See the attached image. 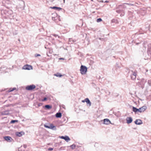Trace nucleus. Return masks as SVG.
Here are the masks:
<instances>
[{
	"mask_svg": "<svg viewBox=\"0 0 151 151\" xmlns=\"http://www.w3.org/2000/svg\"><path fill=\"white\" fill-rule=\"evenodd\" d=\"M137 71L136 70L134 71L130 70L128 72V75H129L131 78L132 80H135L136 78Z\"/></svg>",
	"mask_w": 151,
	"mask_h": 151,
	"instance_id": "f257e3e1",
	"label": "nucleus"
},
{
	"mask_svg": "<svg viewBox=\"0 0 151 151\" xmlns=\"http://www.w3.org/2000/svg\"><path fill=\"white\" fill-rule=\"evenodd\" d=\"M87 69L86 66L81 65L80 70L81 73L82 75L85 74L87 72Z\"/></svg>",
	"mask_w": 151,
	"mask_h": 151,
	"instance_id": "f03ea898",
	"label": "nucleus"
},
{
	"mask_svg": "<svg viewBox=\"0 0 151 151\" xmlns=\"http://www.w3.org/2000/svg\"><path fill=\"white\" fill-rule=\"evenodd\" d=\"M35 86L34 85L32 84L27 86L25 89L27 90L31 91L35 88Z\"/></svg>",
	"mask_w": 151,
	"mask_h": 151,
	"instance_id": "7ed1b4c3",
	"label": "nucleus"
},
{
	"mask_svg": "<svg viewBox=\"0 0 151 151\" xmlns=\"http://www.w3.org/2000/svg\"><path fill=\"white\" fill-rule=\"evenodd\" d=\"M22 68L25 70H30L32 69V67L31 65H26L24 66Z\"/></svg>",
	"mask_w": 151,
	"mask_h": 151,
	"instance_id": "20e7f679",
	"label": "nucleus"
},
{
	"mask_svg": "<svg viewBox=\"0 0 151 151\" xmlns=\"http://www.w3.org/2000/svg\"><path fill=\"white\" fill-rule=\"evenodd\" d=\"M82 102H86L87 104H88L89 106H91V103L89 99L88 98L85 99L84 100H82Z\"/></svg>",
	"mask_w": 151,
	"mask_h": 151,
	"instance_id": "39448f33",
	"label": "nucleus"
},
{
	"mask_svg": "<svg viewBox=\"0 0 151 151\" xmlns=\"http://www.w3.org/2000/svg\"><path fill=\"white\" fill-rule=\"evenodd\" d=\"M147 107L145 106H143L140 108V112L141 113L147 109Z\"/></svg>",
	"mask_w": 151,
	"mask_h": 151,
	"instance_id": "423d86ee",
	"label": "nucleus"
},
{
	"mask_svg": "<svg viewBox=\"0 0 151 151\" xmlns=\"http://www.w3.org/2000/svg\"><path fill=\"white\" fill-rule=\"evenodd\" d=\"M127 123L128 124L131 123L132 121V119L131 117H128L126 119Z\"/></svg>",
	"mask_w": 151,
	"mask_h": 151,
	"instance_id": "0eeeda50",
	"label": "nucleus"
},
{
	"mask_svg": "<svg viewBox=\"0 0 151 151\" xmlns=\"http://www.w3.org/2000/svg\"><path fill=\"white\" fill-rule=\"evenodd\" d=\"M137 125H140L142 124V121L140 119H136L134 122Z\"/></svg>",
	"mask_w": 151,
	"mask_h": 151,
	"instance_id": "6e6552de",
	"label": "nucleus"
},
{
	"mask_svg": "<svg viewBox=\"0 0 151 151\" xmlns=\"http://www.w3.org/2000/svg\"><path fill=\"white\" fill-rule=\"evenodd\" d=\"M76 147V145L74 144H73L70 146H68L67 147V149L68 150H70L74 149Z\"/></svg>",
	"mask_w": 151,
	"mask_h": 151,
	"instance_id": "1a4fd4ad",
	"label": "nucleus"
},
{
	"mask_svg": "<svg viewBox=\"0 0 151 151\" xmlns=\"http://www.w3.org/2000/svg\"><path fill=\"white\" fill-rule=\"evenodd\" d=\"M104 123L105 124H108L110 123V121L108 119H105L104 120Z\"/></svg>",
	"mask_w": 151,
	"mask_h": 151,
	"instance_id": "9d476101",
	"label": "nucleus"
},
{
	"mask_svg": "<svg viewBox=\"0 0 151 151\" xmlns=\"http://www.w3.org/2000/svg\"><path fill=\"white\" fill-rule=\"evenodd\" d=\"M4 138L8 142H10L11 141V139H12V138L9 136H6L4 137Z\"/></svg>",
	"mask_w": 151,
	"mask_h": 151,
	"instance_id": "9b49d317",
	"label": "nucleus"
},
{
	"mask_svg": "<svg viewBox=\"0 0 151 151\" xmlns=\"http://www.w3.org/2000/svg\"><path fill=\"white\" fill-rule=\"evenodd\" d=\"M49 129H53V130H56V128L55 126L53 125L52 124H51L49 125Z\"/></svg>",
	"mask_w": 151,
	"mask_h": 151,
	"instance_id": "f8f14e48",
	"label": "nucleus"
},
{
	"mask_svg": "<svg viewBox=\"0 0 151 151\" xmlns=\"http://www.w3.org/2000/svg\"><path fill=\"white\" fill-rule=\"evenodd\" d=\"M132 110L133 111L135 112H140L139 108V109H137L134 107H133Z\"/></svg>",
	"mask_w": 151,
	"mask_h": 151,
	"instance_id": "ddd939ff",
	"label": "nucleus"
},
{
	"mask_svg": "<svg viewBox=\"0 0 151 151\" xmlns=\"http://www.w3.org/2000/svg\"><path fill=\"white\" fill-rule=\"evenodd\" d=\"M15 90H16V88L15 87H14L13 88H10L9 90H7L6 91L8 92H9L11 91H12Z\"/></svg>",
	"mask_w": 151,
	"mask_h": 151,
	"instance_id": "4468645a",
	"label": "nucleus"
},
{
	"mask_svg": "<svg viewBox=\"0 0 151 151\" xmlns=\"http://www.w3.org/2000/svg\"><path fill=\"white\" fill-rule=\"evenodd\" d=\"M22 133H24V132H17L16 133V134L17 136H19V137H21L22 135Z\"/></svg>",
	"mask_w": 151,
	"mask_h": 151,
	"instance_id": "2eb2a0df",
	"label": "nucleus"
},
{
	"mask_svg": "<svg viewBox=\"0 0 151 151\" xmlns=\"http://www.w3.org/2000/svg\"><path fill=\"white\" fill-rule=\"evenodd\" d=\"M62 116V114L60 112H58L55 114V116L57 118H60Z\"/></svg>",
	"mask_w": 151,
	"mask_h": 151,
	"instance_id": "dca6fc26",
	"label": "nucleus"
},
{
	"mask_svg": "<svg viewBox=\"0 0 151 151\" xmlns=\"http://www.w3.org/2000/svg\"><path fill=\"white\" fill-rule=\"evenodd\" d=\"M51 8L52 9L58 10H60L61 9V8H60V7H57L56 6H53L52 7H51Z\"/></svg>",
	"mask_w": 151,
	"mask_h": 151,
	"instance_id": "f3484780",
	"label": "nucleus"
},
{
	"mask_svg": "<svg viewBox=\"0 0 151 151\" xmlns=\"http://www.w3.org/2000/svg\"><path fill=\"white\" fill-rule=\"evenodd\" d=\"M45 107L47 109H49L52 108V106L49 105H46L45 106Z\"/></svg>",
	"mask_w": 151,
	"mask_h": 151,
	"instance_id": "a211bd4d",
	"label": "nucleus"
},
{
	"mask_svg": "<svg viewBox=\"0 0 151 151\" xmlns=\"http://www.w3.org/2000/svg\"><path fill=\"white\" fill-rule=\"evenodd\" d=\"M54 75L58 77H61L63 76L62 75H61L60 73H57L55 74Z\"/></svg>",
	"mask_w": 151,
	"mask_h": 151,
	"instance_id": "6ab92c4d",
	"label": "nucleus"
},
{
	"mask_svg": "<svg viewBox=\"0 0 151 151\" xmlns=\"http://www.w3.org/2000/svg\"><path fill=\"white\" fill-rule=\"evenodd\" d=\"M59 137L60 138L63 139L64 140H65V141H66V136H60Z\"/></svg>",
	"mask_w": 151,
	"mask_h": 151,
	"instance_id": "aec40b11",
	"label": "nucleus"
},
{
	"mask_svg": "<svg viewBox=\"0 0 151 151\" xmlns=\"http://www.w3.org/2000/svg\"><path fill=\"white\" fill-rule=\"evenodd\" d=\"M122 11V9H118L116 10V12L118 13H120Z\"/></svg>",
	"mask_w": 151,
	"mask_h": 151,
	"instance_id": "412c9836",
	"label": "nucleus"
},
{
	"mask_svg": "<svg viewBox=\"0 0 151 151\" xmlns=\"http://www.w3.org/2000/svg\"><path fill=\"white\" fill-rule=\"evenodd\" d=\"M18 122V120H12L11 121L10 123H14L15 122Z\"/></svg>",
	"mask_w": 151,
	"mask_h": 151,
	"instance_id": "4be33fe9",
	"label": "nucleus"
},
{
	"mask_svg": "<svg viewBox=\"0 0 151 151\" xmlns=\"http://www.w3.org/2000/svg\"><path fill=\"white\" fill-rule=\"evenodd\" d=\"M71 41H72V42H71V43H72L73 42H75V41L74 40H73L72 39H69V42H71Z\"/></svg>",
	"mask_w": 151,
	"mask_h": 151,
	"instance_id": "5701e85b",
	"label": "nucleus"
},
{
	"mask_svg": "<svg viewBox=\"0 0 151 151\" xmlns=\"http://www.w3.org/2000/svg\"><path fill=\"white\" fill-rule=\"evenodd\" d=\"M101 21H102L101 19V18H99L97 19V22H101Z\"/></svg>",
	"mask_w": 151,
	"mask_h": 151,
	"instance_id": "b1692460",
	"label": "nucleus"
},
{
	"mask_svg": "<svg viewBox=\"0 0 151 151\" xmlns=\"http://www.w3.org/2000/svg\"><path fill=\"white\" fill-rule=\"evenodd\" d=\"M70 140V139L69 137L68 136H67V142H68Z\"/></svg>",
	"mask_w": 151,
	"mask_h": 151,
	"instance_id": "393cba45",
	"label": "nucleus"
},
{
	"mask_svg": "<svg viewBox=\"0 0 151 151\" xmlns=\"http://www.w3.org/2000/svg\"><path fill=\"white\" fill-rule=\"evenodd\" d=\"M148 83L150 86H151V81L148 80Z\"/></svg>",
	"mask_w": 151,
	"mask_h": 151,
	"instance_id": "a878e982",
	"label": "nucleus"
},
{
	"mask_svg": "<svg viewBox=\"0 0 151 151\" xmlns=\"http://www.w3.org/2000/svg\"><path fill=\"white\" fill-rule=\"evenodd\" d=\"M42 105V103H39L38 104V107H40Z\"/></svg>",
	"mask_w": 151,
	"mask_h": 151,
	"instance_id": "bb28decb",
	"label": "nucleus"
},
{
	"mask_svg": "<svg viewBox=\"0 0 151 151\" xmlns=\"http://www.w3.org/2000/svg\"><path fill=\"white\" fill-rule=\"evenodd\" d=\"M52 35L53 36H54L55 37H58V38L59 37V36H58V35H56V34H54Z\"/></svg>",
	"mask_w": 151,
	"mask_h": 151,
	"instance_id": "cd10ccee",
	"label": "nucleus"
},
{
	"mask_svg": "<svg viewBox=\"0 0 151 151\" xmlns=\"http://www.w3.org/2000/svg\"><path fill=\"white\" fill-rule=\"evenodd\" d=\"M40 56V55L39 54H36L35 55V57H37V56Z\"/></svg>",
	"mask_w": 151,
	"mask_h": 151,
	"instance_id": "c85d7f7f",
	"label": "nucleus"
},
{
	"mask_svg": "<svg viewBox=\"0 0 151 151\" xmlns=\"http://www.w3.org/2000/svg\"><path fill=\"white\" fill-rule=\"evenodd\" d=\"M48 150L49 151H52L53 150V148H50L48 149Z\"/></svg>",
	"mask_w": 151,
	"mask_h": 151,
	"instance_id": "c756f323",
	"label": "nucleus"
},
{
	"mask_svg": "<svg viewBox=\"0 0 151 151\" xmlns=\"http://www.w3.org/2000/svg\"><path fill=\"white\" fill-rule=\"evenodd\" d=\"M47 99L45 97L42 100V101H45L47 100Z\"/></svg>",
	"mask_w": 151,
	"mask_h": 151,
	"instance_id": "7c9ffc66",
	"label": "nucleus"
},
{
	"mask_svg": "<svg viewBox=\"0 0 151 151\" xmlns=\"http://www.w3.org/2000/svg\"><path fill=\"white\" fill-rule=\"evenodd\" d=\"M44 127L46 128H49V126L44 125Z\"/></svg>",
	"mask_w": 151,
	"mask_h": 151,
	"instance_id": "2f4dec72",
	"label": "nucleus"
},
{
	"mask_svg": "<svg viewBox=\"0 0 151 151\" xmlns=\"http://www.w3.org/2000/svg\"><path fill=\"white\" fill-rule=\"evenodd\" d=\"M116 68H121L120 66H119L117 64H116Z\"/></svg>",
	"mask_w": 151,
	"mask_h": 151,
	"instance_id": "473e14b6",
	"label": "nucleus"
},
{
	"mask_svg": "<svg viewBox=\"0 0 151 151\" xmlns=\"http://www.w3.org/2000/svg\"><path fill=\"white\" fill-rule=\"evenodd\" d=\"M60 60H64V59L63 58H61L59 59Z\"/></svg>",
	"mask_w": 151,
	"mask_h": 151,
	"instance_id": "72a5a7b5",
	"label": "nucleus"
},
{
	"mask_svg": "<svg viewBox=\"0 0 151 151\" xmlns=\"http://www.w3.org/2000/svg\"><path fill=\"white\" fill-rule=\"evenodd\" d=\"M109 1H105L104 2L105 3H108V2H109Z\"/></svg>",
	"mask_w": 151,
	"mask_h": 151,
	"instance_id": "f704fd0d",
	"label": "nucleus"
},
{
	"mask_svg": "<svg viewBox=\"0 0 151 151\" xmlns=\"http://www.w3.org/2000/svg\"><path fill=\"white\" fill-rule=\"evenodd\" d=\"M7 112V113H6L4 114H8V112Z\"/></svg>",
	"mask_w": 151,
	"mask_h": 151,
	"instance_id": "c9c22d12",
	"label": "nucleus"
},
{
	"mask_svg": "<svg viewBox=\"0 0 151 151\" xmlns=\"http://www.w3.org/2000/svg\"><path fill=\"white\" fill-rule=\"evenodd\" d=\"M24 147L25 148H26V146H25V145H24Z\"/></svg>",
	"mask_w": 151,
	"mask_h": 151,
	"instance_id": "e433bc0d",
	"label": "nucleus"
},
{
	"mask_svg": "<svg viewBox=\"0 0 151 151\" xmlns=\"http://www.w3.org/2000/svg\"><path fill=\"white\" fill-rule=\"evenodd\" d=\"M101 2H103V1H101Z\"/></svg>",
	"mask_w": 151,
	"mask_h": 151,
	"instance_id": "4c0bfd02",
	"label": "nucleus"
},
{
	"mask_svg": "<svg viewBox=\"0 0 151 151\" xmlns=\"http://www.w3.org/2000/svg\"><path fill=\"white\" fill-rule=\"evenodd\" d=\"M7 90V89H4V91H5V90Z\"/></svg>",
	"mask_w": 151,
	"mask_h": 151,
	"instance_id": "58836bf2",
	"label": "nucleus"
},
{
	"mask_svg": "<svg viewBox=\"0 0 151 151\" xmlns=\"http://www.w3.org/2000/svg\"><path fill=\"white\" fill-rule=\"evenodd\" d=\"M146 72H147V71H148V70H146Z\"/></svg>",
	"mask_w": 151,
	"mask_h": 151,
	"instance_id": "ea45409f",
	"label": "nucleus"
},
{
	"mask_svg": "<svg viewBox=\"0 0 151 151\" xmlns=\"http://www.w3.org/2000/svg\"><path fill=\"white\" fill-rule=\"evenodd\" d=\"M64 2H65V0H63Z\"/></svg>",
	"mask_w": 151,
	"mask_h": 151,
	"instance_id": "a19ab883",
	"label": "nucleus"
},
{
	"mask_svg": "<svg viewBox=\"0 0 151 151\" xmlns=\"http://www.w3.org/2000/svg\"><path fill=\"white\" fill-rule=\"evenodd\" d=\"M19 40V41H20L19 39V40Z\"/></svg>",
	"mask_w": 151,
	"mask_h": 151,
	"instance_id": "79ce46f5",
	"label": "nucleus"
},
{
	"mask_svg": "<svg viewBox=\"0 0 151 151\" xmlns=\"http://www.w3.org/2000/svg\"><path fill=\"white\" fill-rule=\"evenodd\" d=\"M92 1H93V0H91Z\"/></svg>",
	"mask_w": 151,
	"mask_h": 151,
	"instance_id": "37998d69",
	"label": "nucleus"
}]
</instances>
